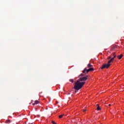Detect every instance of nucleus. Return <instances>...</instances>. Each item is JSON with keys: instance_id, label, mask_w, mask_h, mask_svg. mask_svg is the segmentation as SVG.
<instances>
[{"instance_id": "nucleus-1", "label": "nucleus", "mask_w": 124, "mask_h": 124, "mask_svg": "<svg viewBox=\"0 0 124 124\" xmlns=\"http://www.w3.org/2000/svg\"><path fill=\"white\" fill-rule=\"evenodd\" d=\"M85 82H81L78 80L77 82L75 83V90H76V91H79V90H81V89H82V87L85 85Z\"/></svg>"}, {"instance_id": "nucleus-2", "label": "nucleus", "mask_w": 124, "mask_h": 124, "mask_svg": "<svg viewBox=\"0 0 124 124\" xmlns=\"http://www.w3.org/2000/svg\"><path fill=\"white\" fill-rule=\"evenodd\" d=\"M113 57L112 58H111L110 59V60H109L108 62V64H103L102 66V67L101 68V69H104V68H109L110 65H111V62H113V61H114V60H115V58H116V53H114L113 54Z\"/></svg>"}, {"instance_id": "nucleus-3", "label": "nucleus", "mask_w": 124, "mask_h": 124, "mask_svg": "<svg viewBox=\"0 0 124 124\" xmlns=\"http://www.w3.org/2000/svg\"><path fill=\"white\" fill-rule=\"evenodd\" d=\"M93 65L91 63H89L87 65L88 68H89L88 69H87V68H84V70L82 71V73H89L90 71H93L94 69L93 68Z\"/></svg>"}, {"instance_id": "nucleus-4", "label": "nucleus", "mask_w": 124, "mask_h": 124, "mask_svg": "<svg viewBox=\"0 0 124 124\" xmlns=\"http://www.w3.org/2000/svg\"><path fill=\"white\" fill-rule=\"evenodd\" d=\"M88 80V76L86 77H81L79 79H78L79 82H83V81H87Z\"/></svg>"}, {"instance_id": "nucleus-5", "label": "nucleus", "mask_w": 124, "mask_h": 124, "mask_svg": "<svg viewBox=\"0 0 124 124\" xmlns=\"http://www.w3.org/2000/svg\"><path fill=\"white\" fill-rule=\"evenodd\" d=\"M5 123H6V124H11V123H12V121L11 120H7L6 121Z\"/></svg>"}, {"instance_id": "nucleus-6", "label": "nucleus", "mask_w": 124, "mask_h": 124, "mask_svg": "<svg viewBox=\"0 0 124 124\" xmlns=\"http://www.w3.org/2000/svg\"><path fill=\"white\" fill-rule=\"evenodd\" d=\"M97 111H100L101 110V108H100V107H99V105L97 104Z\"/></svg>"}, {"instance_id": "nucleus-7", "label": "nucleus", "mask_w": 124, "mask_h": 124, "mask_svg": "<svg viewBox=\"0 0 124 124\" xmlns=\"http://www.w3.org/2000/svg\"><path fill=\"white\" fill-rule=\"evenodd\" d=\"M117 58L119 59V60H121V59L123 58V54H121L120 55L118 56Z\"/></svg>"}, {"instance_id": "nucleus-8", "label": "nucleus", "mask_w": 124, "mask_h": 124, "mask_svg": "<svg viewBox=\"0 0 124 124\" xmlns=\"http://www.w3.org/2000/svg\"><path fill=\"white\" fill-rule=\"evenodd\" d=\"M70 82H71L72 83H74V80L73 79H69Z\"/></svg>"}, {"instance_id": "nucleus-9", "label": "nucleus", "mask_w": 124, "mask_h": 124, "mask_svg": "<svg viewBox=\"0 0 124 124\" xmlns=\"http://www.w3.org/2000/svg\"><path fill=\"white\" fill-rule=\"evenodd\" d=\"M83 76H84V74H81V75H80L78 77H83Z\"/></svg>"}, {"instance_id": "nucleus-10", "label": "nucleus", "mask_w": 124, "mask_h": 124, "mask_svg": "<svg viewBox=\"0 0 124 124\" xmlns=\"http://www.w3.org/2000/svg\"><path fill=\"white\" fill-rule=\"evenodd\" d=\"M38 103H39V101H38V100H36L35 101V104H38Z\"/></svg>"}, {"instance_id": "nucleus-11", "label": "nucleus", "mask_w": 124, "mask_h": 124, "mask_svg": "<svg viewBox=\"0 0 124 124\" xmlns=\"http://www.w3.org/2000/svg\"><path fill=\"white\" fill-rule=\"evenodd\" d=\"M63 116H64V114L60 115V116H59L60 119H62V118Z\"/></svg>"}, {"instance_id": "nucleus-12", "label": "nucleus", "mask_w": 124, "mask_h": 124, "mask_svg": "<svg viewBox=\"0 0 124 124\" xmlns=\"http://www.w3.org/2000/svg\"><path fill=\"white\" fill-rule=\"evenodd\" d=\"M51 123H52V124H56V123H55V121H52L51 122Z\"/></svg>"}, {"instance_id": "nucleus-13", "label": "nucleus", "mask_w": 124, "mask_h": 124, "mask_svg": "<svg viewBox=\"0 0 124 124\" xmlns=\"http://www.w3.org/2000/svg\"><path fill=\"white\" fill-rule=\"evenodd\" d=\"M108 60H110V59H111V56H109L108 58Z\"/></svg>"}, {"instance_id": "nucleus-14", "label": "nucleus", "mask_w": 124, "mask_h": 124, "mask_svg": "<svg viewBox=\"0 0 124 124\" xmlns=\"http://www.w3.org/2000/svg\"><path fill=\"white\" fill-rule=\"evenodd\" d=\"M83 112H86V111H87V110L86 109H83Z\"/></svg>"}, {"instance_id": "nucleus-15", "label": "nucleus", "mask_w": 124, "mask_h": 124, "mask_svg": "<svg viewBox=\"0 0 124 124\" xmlns=\"http://www.w3.org/2000/svg\"><path fill=\"white\" fill-rule=\"evenodd\" d=\"M35 103H33V104H32V105H35Z\"/></svg>"}, {"instance_id": "nucleus-16", "label": "nucleus", "mask_w": 124, "mask_h": 124, "mask_svg": "<svg viewBox=\"0 0 124 124\" xmlns=\"http://www.w3.org/2000/svg\"><path fill=\"white\" fill-rule=\"evenodd\" d=\"M108 106H111V104L108 105Z\"/></svg>"}, {"instance_id": "nucleus-17", "label": "nucleus", "mask_w": 124, "mask_h": 124, "mask_svg": "<svg viewBox=\"0 0 124 124\" xmlns=\"http://www.w3.org/2000/svg\"><path fill=\"white\" fill-rule=\"evenodd\" d=\"M31 124H32V123H31Z\"/></svg>"}]
</instances>
